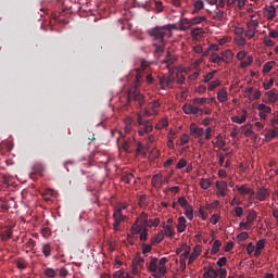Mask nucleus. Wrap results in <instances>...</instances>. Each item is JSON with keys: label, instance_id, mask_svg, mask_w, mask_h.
I'll use <instances>...</instances> for the list:
<instances>
[{"label": "nucleus", "instance_id": "nucleus-1", "mask_svg": "<svg viewBox=\"0 0 278 278\" xmlns=\"http://www.w3.org/2000/svg\"><path fill=\"white\" fill-rule=\"evenodd\" d=\"M149 36L153 38L154 42L152 43V47L155 49L156 55H162L164 53V48L166 47V42L164 41V36H167V34H170V28L167 26H156L150 30H148Z\"/></svg>", "mask_w": 278, "mask_h": 278}, {"label": "nucleus", "instance_id": "nucleus-2", "mask_svg": "<svg viewBox=\"0 0 278 278\" xmlns=\"http://www.w3.org/2000/svg\"><path fill=\"white\" fill-rule=\"evenodd\" d=\"M168 263V258L162 257L161 260H157V257L151 258L148 270L150 273H153V277L155 278H162L164 275H166V264Z\"/></svg>", "mask_w": 278, "mask_h": 278}, {"label": "nucleus", "instance_id": "nucleus-3", "mask_svg": "<svg viewBox=\"0 0 278 278\" xmlns=\"http://www.w3.org/2000/svg\"><path fill=\"white\" fill-rule=\"evenodd\" d=\"M134 101L137 108H142L144 105V94L140 93L138 90V84L130 87L127 94V102L131 103Z\"/></svg>", "mask_w": 278, "mask_h": 278}, {"label": "nucleus", "instance_id": "nucleus-4", "mask_svg": "<svg viewBox=\"0 0 278 278\" xmlns=\"http://www.w3.org/2000/svg\"><path fill=\"white\" fill-rule=\"evenodd\" d=\"M137 123L139 125V136H144V134H151V131H153V121L144 119L140 113L137 115Z\"/></svg>", "mask_w": 278, "mask_h": 278}, {"label": "nucleus", "instance_id": "nucleus-5", "mask_svg": "<svg viewBox=\"0 0 278 278\" xmlns=\"http://www.w3.org/2000/svg\"><path fill=\"white\" fill-rule=\"evenodd\" d=\"M123 210H127V205L122 206H115L113 208V229L114 231H118L121 227V223H125V219L127 218L125 215H123Z\"/></svg>", "mask_w": 278, "mask_h": 278}, {"label": "nucleus", "instance_id": "nucleus-6", "mask_svg": "<svg viewBox=\"0 0 278 278\" xmlns=\"http://www.w3.org/2000/svg\"><path fill=\"white\" fill-rule=\"evenodd\" d=\"M189 129L190 136H193V138H202L205 134V129L199 127L195 123H191Z\"/></svg>", "mask_w": 278, "mask_h": 278}, {"label": "nucleus", "instance_id": "nucleus-7", "mask_svg": "<svg viewBox=\"0 0 278 278\" xmlns=\"http://www.w3.org/2000/svg\"><path fill=\"white\" fill-rule=\"evenodd\" d=\"M175 81V77L173 76H161L159 77V84L162 88V90H166L170 84Z\"/></svg>", "mask_w": 278, "mask_h": 278}, {"label": "nucleus", "instance_id": "nucleus-8", "mask_svg": "<svg viewBox=\"0 0 278 278\" xmlns=\"http://www.w3.org/2000/svg\"><path fill=\"white\" fill-rule=\"evenodd\" d=\"M236 190L239 191V194H249L250 197H255V191L244 185H236Z\"/></svg>", "mask_w": 278, "mask_h": 278}, {"label": "nucleus", "instance_id": "nucleus-9", "mask_svg": "<svg viewBox=\"0 0 278 278\" xmlns=\"http://www.w3.org/2000/svg\"><path fill=\"white\" fill-rule=\"evenodd\" d=\"M151 184H152L153 188H156V190H160V188H162V184H164V179L162 178V174L161 173L155 174L152 177Z\"/></svg>", "mask_w": 278, "mask_h": 278}, {"label": "nucleus", "instance_id": "nucleus-10", "mask_svg": "<svg viewBox=\"0 0 278 278\" xmlns=\"http://www.w3.org/2000/svg\"><path fill=\"white\" fill-rule=\"evenodd\" d=\"M217 194L219 197H227V182L225 180L216 182Z\"/></svg>", "mask_w": 278, "mask_h": 278}, {"label": "nucleus", "instance_id": "nucleus-11", "mask_svg": "<svg viewBox=\"0 0 278 278\" xmlns=\"http://www.w3.org/2000/svg\"><path fill=\"white\" fill-rule=\"evenodd\" d=\"M192 27V22L188 17H184L179 21V29L180 31H188Z\"/></svg>", "mask_w": 278, "mask_h": 278}, {"label": "nucleus", "instance_id": "nucleus-12", "mask_svg": "<svg viewBox=\"0 0 278 278\" xmlns=\"http://www.w3.org/2000/svg\"><path fill=\"white\" fill-rule=\"evenodd\" d=\"M229 100V94L227 93V88H222L218 90L217 92V101H219V103H227V101Z\"/></svg>", "mask_w": 278, "mask_h": 278}, {"label": "nucleus", "instance_id": "nucleus-13", "mask_svg": "<svg viewBox=\"0 0 278 278\" xmlns=\"http://www.w3.org/2000/svg\"><path fill=\"white\" fill-rule=\"evenodd\" d=\"M273 129L267 130L266 135H265V140L266 142H270L274 138H277L278 136V127L277 126H273Z\"/></svg>", "mask_w": 278, "mask_h": 278}, {"label": "nucleus", "instance_id": "nucleus-14", "mask_svg": "<svg viewBox=\"0 0 278 278\" xmlns=\"http://www.w3.org/2000/svg\"><path fill=\"white\" fill-rule=\"evenodd\" d=\"M135 179H136V176H134L131 172H124L122 174V181H124V184H131V181L136 184Z\"/></svg>", "mask_w": 278, "mask_h": 278}, {"label": "nucleus", "instance_id": "nucleus-15", "mask_svg": "<svg viewBox=\"0 0 278 278\" xmlns=\"http://www.w3.org/2000/svg\"><path fill=\"white\" fill-rule=\"evenodd\" d=\"M187 220L186 217L181 216L178 218V225H177V232L178 233H184V231H186V225Z\"/></svg>", "mask_w": 278, "mask_h": 278}, {"label": "nucleus", "instance_id": "nucleus-16", "mask_svg": "<svg viewBox=\"0 0 278 278\" xmlns=\"http://www.w3.org/2000/svg\"><path fill=\"white\" fill-rule=\"evenodd\" d=\"M248 114L247 111H243V114L240 116H232L231 122L237 123L238 125H242L243 123H247Z\"/></svg>", "mask_w": 278, "mask_h": 278}, {"label": "nucleus", "instance_id": "nucleus-17", "mask_svg": "<svg viewBox=\"0 0 278 278\" xmlns=\"http://www.w3.org/2000/svg\"><path fill=\"white\" fill-rule=\"evenodd\" d=\"M243 128V135L245 138H251V136H255V131H253V126L251 124H247L242 126Z\"/></svg>", "mask_w": 278, "mask_h": 278}, {"label": "nucleus", "instance_id": "nucleus-18", "mask_svg": "<svg viewBox=\"0 0 278 278\" xmlns=\"http://www.w3.org/2000/svg\"><path fill=\"white\" fill-rule=\"evenodd\" d=\"M268 197V189L260 188L256 192V199L260 201H266Z\"/></svg>", "mask_w": 278, "mask_h": 278}, {"label": "nucleus", "instance_id": "nucleus-19", "mask_svg": "<svg viewBox=\"0 0 278 278\" xmlns=\"http://www.w3.org/2000/svg\"><path fill=\"white\" fill-rule=\"evenodd\" d=\"M199 255H201V247L197 245L193 249V252L189 255V264H192L194 262V260H197V257H199Z\"/></svg>", "mask_w": 278, "mask_h": 278}, {"label": "nucleus", "instance_id": "nucleus-20", "mask_svg": "<svg viewBox=\"0 0 278 278\" xmlns=\"http://www.w3.org/2000/svg\"><path fill=\"white\" fill-rule=\"evenodd\" d=\"M163 233L164 236H168V238H173V236H175L173 225L163 226Z\"/></svg>", "mask_w": 278, "mask_h": 278}, {"label": "nucleus", "instance_id": "nucleus-21", "mask_svg": "<svg viewBox=\"0 0 278 278\" xmlns=\"http://www.w3.org/2000/svg\"><path fill=\"white\" fill-rule=\"evenodd\" d=\"M164 240V230H161L159 233L155 235L154 238L151 239V244H160Z\"/></svg>", "mask_w": 278, "mask_h": 278}, {"label": "nucleus", "instance_id": "nucleus-22", "mask_svg": "<svg viewBox=\"0 0 278 278\" xmlns=\"http://www.w3.org/2000/svg\"><path fill=\"white\" fill-rule=\"evenodd\" d=\"M190 260V248H187L182 254H180V264L186 267V260Z\"/></svg>", "mask_w": 278, "mask_h": 278}, {"label": "nucleus", "instance_id": "nucleus-23", "mask_svg": "<svg viewBox=\"0 0 278 278\" xmlns=\"http://www.w3.org/2000/svg\"><path fill=\"white\" fill-rule=\"evenodd\" d=\"M43 275L47 278H55L58 277V271L51 267H48L43 270Z\"/></svg>", "mask_w": 278, "mask_h": 278}, {"label": "nucleus", "instance_id": "nucleus-24", "mask_svg": "<svg viewBox=\"0 0 278 278\" xmlns=\"http://www.w3.org/2000/svg\"><path fill=\"white\" fill-rule=\"evenodd\" d=\"M41 251L45 257H51V252L53 251V248H51V244L46 243L42 245Z\"/></svg>", "mask_w": 278, "mask_h": 278}, {"label": "nucleus", "instance_id": "nucleus-25", "mask_svg": "<svg viewBox=\"0 0 278 278\" xmlns=\"http://www.w3.org/2000/svg\"><path fill=\"white\" fill-rule=\"evenodd\" d=\"M185 216L188 220H192L194 218V210L192 208V205L185 207Z\"/></svg>", "mask_w": 278, "mask_h": 278}, {"label": "nucleus", "instance_id": "nucleus-26", "mask_svg": "<svg viewBox=\"0 0 278 278\" xmlns=\"http://www.w3.org/2000/svg\"><path fill=\"white\" fill-rule=\"evenodd\" d=\"M257 110L263 114H270L273 112V109L264 103L258 104Z\"/></svg>", "mask_w": 278, "mask_h": 278}, {"label": "nucleus", "instance_id": "nucleus-27", "mask_svg": "<svg viewBox=\"0 0 278 278\" xmlns=\"http://www.w3.org/2000/svg\"><path fill=\"white\" fill-rule=\"evenodd\" d=\"M222 245L223 243L219 240H215L211 250L212 255H216L220 251Z\"/></svg>", "mask_w": 278, "mask_h": 278}, {"label": "nucleus", "instance_id": "nucleus-28", "mask_svg": "<svg viewBox=\"0 0 278 278\" xmlns=\"http://www.w3.org/2000/svg\"><path fill=\"white\" fill-rule=\"evenodd\" d=\"M233 60V52L231 50H225L224 58H222V62H231Z\"/></svg>", "mask_w": 278, "mask_h": 278}, {"label": "nucleus", "instance_id": "nucleus-29", "mask_svg": "<svg viewBox=\"0 0 278 278\" xmlns=\"http://www.w3.org/2000/svg\"><path fill=\"white\" fill-rule=\"evenodd\" d=\"M215 140H216L215 144H216V147H218V149H223V147H225L227 144V141H225L223 139V136H220V135H217Z\"/></svg>", "mask_w": 278, "mask_h": 278}, {"label": "nucleus", "instance_id": "nucleus-30", "mask_svg": "<svg viewBox=\"0 0 278 278\" xmlns=\"http://www.w3.org/2000/svg\"><path fill=\"white\" fill-rule=\"evenodd\" d=\"M132 264H136V266H139V268H144V257L137 255Z\"/></svg>", "mask_w": 278, "mask_h": 278}, {"label": "nucleus", "instance_id": "nucleus-31", "mask_svg": "<svg viewBox=\"0 0 278 278\" xmlns=\"http://www.w3.org/2000/svg\"><path fill=\"white\" fill-rule=\"evenodd\" d=\"M267 12H268V15H267L268 21H273V18L277 16V9H275V5H270Z\"/></svg>", "mask_w": 278, "mask_h": 278}, {"label": "nucleus", "instance_id": "nucleus-32", "mask_svg": "<svg viewBox=\"0 0 278 278\" xmlns=\"http://www.w3.org/2000/svg\"><path fill=\"white\" fill-rule=\"evenodd\" d=\"M190 21H191V26L200 25V23H203L204 21H207V17H205V16H197V17L190 18Z\"/></svg>", "mask_w": 278, "mask_h": 278}, {"label": "nucleus", "instance_id": "nucleus-33", "mask_svg": "<svg viewBox=\"0 0 278 278\" xmlns=\"http://www.w3.org/2000/svg\"><path fill=\"white\" fill-rule=\"evenodd\" d=\"M204 277L217 278V277H218V273H217L214 268H208V269L204 273Z\"/></svg>", "mask_w": 278, "mask_h": 278}, {"label": "nucleus", "instance_id": "nucleus-34", "mask_svg": "<svg viewBox=\"0 0 278 278\" xmlns=\"http://www.w3.org/2000/svg\"><path fill=\"white\" fill-rule=\"evenodd\" d=\"M273 66H275V61H269L263 65V73H270L273 71Z\"/></svg>", "mask_w": 278, "mask_h": 278}, {"label": "nucleus", "instance_id": "nucleus-35", "mask_svg": "<svg viewBox=\"0 0 278 278\" xmlns=\"http://www.w3.org/2000/svg\"><path fill=\"white\" fill-rule=\"evenodd\" d=\"M253 64V56L249 55L244 61H241V68H247V66H251Z\"/></svg>", "mask_w": 278, "mask_h": 278}, {"label": "nucleus", "instance_id": "nucleus-36", "mask_svg": "<svg viewBox=\"0 0 278 278\" xmlns=\"http://www.w3.org/2000/svg\"><path fill=\"white\" fill-rule=\"evenodd\" d=\"M256 218H257V212L255 211L250 212L247 216V220L250 223V225H253Z\"/></svg>", "mask_w": 278, "mask_h": 278}, {"label": "nucleus", "instance_id": "nucleus-37", "mask_svg": "<svg viewBox=\"0 0 278 278\" xmlns=\"http://www.w3.org/2000/svg\"><path fill=\"white\" fill-rule=\"evenodd\" d=\"M139 239L141 240V242H147V240H149V229L143 228V230L139 233Z\"/></svg>", "mask_w": 278, "mask_h": 278}, {"label": "nucleus", "instance_id": "nucleus-38", "mask_svg": "<svg viewBox=\"0 0 278 278\" xmlns=\"http://www.w3.org/2000/svg\"><path fill=\"white\" fill-rule=\"evenodd\" d=\"M175 55L170 54V52H167V55L165 58L167 66H173V64H175Z\"/></svg>", "mask_w": 278, "mask_h": 278}, {"label": "nucleus", "instance_id": "nucleus-39", "mask_svg": "<svg viewBox=\"0 0 278 278\" xmlns=\"http://www.w3.org/2000/svg\"><path fill=\"white\" fill-rule=\"evenodd\" d=\"M247 27L255 31V29L260 27V22H257V20H251L250 22H248Z\"/></svg>", "mask_w": 278, "mask_h": 278}, {"label": "nucleus", "instance_id": "nucleus-40", "mask_svg": "<svg viewBox=\"0 0 278 278\" xmlns=\"http://www.w3.org/2000/svg\"><path fill=\"white\" fill-rule=\"evenodd\" d=\"M218 86H220V80H213L208 84L207 90H210V92H212L213 90H216V88H218Z\"/></svg>", "mask_w": 278, "mask_h": 278}, {"label": "nucleus", "instance_id": "nucleus-41", "mask_svg": "<svg viewBox=\"0 0 278 278\" xmlns=\"http://www.w3.org/2000/svg\"><path fill=\"white\" fill-rule=\"evenodd\" d=\"M200 185L203 190H207L212 186V182L210 181V179L203 178L201 179Z\"/></svg>", "mask_w": 278, "mask_h": 278}, {"label": "nucleus", "instance_id": "nucleus-42", "mask_svg": "<svg viewBox=\"0 0 278 278\" xmlns=\"http://www.w3.org/2000/svg\"><path fill=\"white\" fill-rule=\"evenodd\" d=\"M207 98H195L193 99V104L199 108V105H205Z\"/></svg>", "mask_w": 278, "mask_h": 278}, {"label": "nucleus", "instance_id": "nucleus-43", "mask_svg": "<svg viewBox=\"0 0 278 278\" xmlns=\"http://www.w3.org/2000/svg\"><path fill=\"white\" fill-rule=\"evenodd\" d=\"M233 212L237 218H242V216H244V208H242V206L235 207Z\"/></svg>", "mask_w": 278, "mask_h": 278}, {"label": "nucleus", "instance_id": "nucleus-44", "mask_svg": "<svg viewBox=\"0 0 278 278\" xmlns=\"http://www.w3.org/2000/svg\"><path fill=\"white\" fill-rule=\"evenodd\" d=\"M216 73H217V71L214 70L213 72L206 74V75L204 76V80H203L204 84H208V81H212V79H214V75H216Z\"/></svg>", "mask_w": 278, "mask_h": 278}, {"label": "nucleus", "instance_id": "nucleus-45", "mask_svg": "<svg viewBox=\"0 0 278 278\" xmlns=\"http://www.w3.org/2000/svg\"><path fill=\"white\" fill-rule=\"evenodd\" d=\"M211 62H213V64H220V62H223V58L216 53H213L211 55Z\"/></svg>", "mask_w": 278, "mask_h": 278}, {"label": "nucleus", "instance_id": "nucleus-46", "mask_svg": "<svg viewBox=\"0 0 278 278\" xmlns=\"http://www.w3.org/2000/svg\"><path fill=\"white\" fill-rule=\"evenodd\" d=\"M164 127H168V121L161 119L160 123L155 125V129H164Z\"/></svg>", "mask_w": 278, "mask_h": 278}, {"label": "nucleus", "instance_id": "nucleus-47", "mask_svg": "<svg viewBox=\"0 0 278 278\" xmlns=\"http://www.w3.org/2000/svg\"><path fill=\"white\" fill-rule=\"evenodd\" d=\"M191 114H193V116H197V114L203 115V110L199 106H195L194 104H191Z\"/></svg>", "mask_w": 278, "mask_h": 278}, {"label": "nucleus", "instance_id": "nucleus-48", "mask_svg": "<svg viewBox=\"0 0 278 278\" xmlns=\"http://www.w3.org/2000/svg\"><path fill=\"white\" fill-rule=\"evenodd\" d=\"M203 34V28H193L191 30L192 38H199Z\"/></svg>", "mask_w": 278, "mask_h": 278}, {"label": "nucleus", "instance_id": "nucleus-49", "mask_svg": "<svg viewBox=\"0 0 278 278\" xmlns=\"http://www.w3.org/2000/svg\"><path fill=\"white\" fill-rule=\"evenodd\" d=\"M178 204L180 205V207H182L184 210L188 206H190V204H188V200H186V198L180 197L178 199Z\"/></svg>", "mask_w": 278, "mask_h": 278}, {"label": "nucleus", "instance_id": "nucleus-50", "mask_svg": "<svg viewBox=\"0 0 278 278\" xmlns=\"http://www.w3.org/2000/svg\"><path fill=\"white\" fill-rule=\"evenodd\" d=\"M248 239H249V232L247 231H243L237 236L238 242H243V240H248Z\"/></svg>", "mask_w": 278, "mask_h": 278}, {"label": "nucleus", "instance_id": "nucleus-51", "mask_svg": "<svg viewBox=\"0 0 278 278\" xmlns=\"http://www.w3.org/2000/svg\"><path fill=\"white\" fill-rule=\"evenodd\" d=\"M189 141H190V136L185 134L180 137V146L181 147H186V144H188Z\"/></svg>", "mask_w": 278, "mask_h": 278}, {"label": "nucleus", "instance_id": "nucleus-52", "mask_svg": "<svg viewBox=\"0 0 278 278\" xmlns=\"http://www.w3.org/2000/svg\"><path fill=\"white\" fill-rule=\"evenodd\" d=\"M146 225H148V227H157L160 225V218L149 219Z\"/></svg>", "mask_w": 278, "mask_h": 278}, {"label": "nucleus", "instance_id": "nucleus-53", "mask_svg": "<svg viewBox=\"0 0 278 278\" xmlns=\"http://www.w3.org/2000/svg\"><path fill=\"white\" fill-rule=\"evenodd\" d=\"M264 247H266V239H260L256 242V250L262 251V249H264Z\"/></svg>", "mask_w": 278, "mask_h": 278}, {"label": "nucleus", "instance_id": "nucleus-54", "mask_svg": "<svg viewBox=\"0 0 278 278\" xmlns=\"http://www.w3.org/2000/svg\"><path fill=\"white\" fill-rule=\"evenodd\" d=\"M139 220L143 223V225H149V215H147V213H141Z\"/></svg>", "mask_w": 278, "mask_h": 278}, {"label": "nucleus", "instance_id": "nucleus-55", "mask_svg": "<svg viewBox=\"0 0 278 278\" xmlns=\"http://www.w3.org/2000/svg\"><path fill=\"white\" fill-rule=\"evenodd\" d=\"M212 127H207L205 130H204V138L205 140H212Z\"/></svg>", "mask_w": 278, "mask_h": 278}, {"label": "nucleus", "instance_id": "nucleus-56", "mask_svg": "<svg viewBox=\"0 0 278 278\" xmlns=\"http://www.w3.org/2000/svg\"><path fill=\"white\" fill-rule=\"evenodd\" d=\"M275 84V79L270 78L268 83L263 84L264 90H270Z\"/></svg>", "mask_w": 278, "mask_h": 278}, {"label": "nucleus", "instance_id": "nucleus-57", "mask_svg": "<svg viewBox=\"0 0 278 278\" xmlns=\"http://www.w3.org/2000/svg\"><path fill=\"white\" fill-rule=\"evenodd\" d=\"M1 180H2L1 184H2L3 188H8L10 186V178H8V176L3 175L1 177Z\"/></svg>", "mask_w": 278, "mask_h": 278}, {"label": "nucleus", "instance_id": "nucleus-58", "mask_svg": "<svg viewBox=\"0 0 278 278\" xmlns=\"http://www.w3.org/2000/svg\"><path fill=\"white\" fill-rule=\"evenodd\" d=\"M187 164H188V162H187L186 160L181 159V160L177 163L176 168H178L179 170H181V168H186Z\"/></svg>", "mask_w": 278, "mask_h": 278}, {"label": "nucleus", "instance_id": "nucleus-59", "mask_svg": "<svg viewBox=\"0 0 278 278\" xmlns=\"http://www.w3.org/2000/svg\"><path fill=\"white\" fill-rule=\"evenodd\" d=\"M157 108H160V100H154L152 102V112H153V114H157Z\"/></svg>", "mask_w": 278, "mask_h": 278}, {"label": "nucleus", "instance_id": "nucleus-60", "mask_svg": "<svg viewBox=\"0 0 278 278\" xmlns=\"http://www.w3.org/2000/svg\"><path fill=\"white\" fill-rule=\"evenodd\" d=\"M144 230V228H142V226H138V225H134L132 227H131V231H134L135 233H141V231H143Z\"/></svg>", "mask_w": 278, "mask_h": 278}, {"label": "nucleus", "instance_id": "nucleus-61", "mask_svg": "<svg viewBox=\"0 0 278 278\" xmlns=\"http://www.w3.org/2000/svg\"><path fill=\"white\" fill-rule=\"evenodd\" d=\"M204 7H205V4L201 0H198V1L194 2V9L195 10H203Z\"/></svg>", "mask_w": 278, "mask_h": 278}, {"label": "nucleus", "instance_id": "nucleus-62", "mask_svg": "<svg viewBox=\"0 0 278 278\" xmlns=\"http://www.w3.org/2000/svg\"><path fill=\"white\" fill-rule=\"evenodd\" d=\"M36 247V241L34 239H28L26 242V249H34Z\"/></svg>", "mask_w": 278, "mask_h": 278}, {"label": "nucleus", "instance_id": "nucleus-63", "mask_svg": "<svg viewBox=\"0 0 278 278\" xmlns=\"http://www.w3.org/2000/svg\"><path fill=\"white\" fill-rule=\"evenodd\" d=\"M113 278H125V271L117 270L114 273Z\"/></svg>", "mask_w": 278, "mask_h": 278}, {"label": "nucleus", "instance_id": "nucleus-64", "mask_svg": "<svg viewBox=\"0 0 278 278\" xmlns=\"http://www.w3.org/2000/svg\"><path fill=\"white\" fill-rule=\"evenodd\" d=\"M255 36V30L253 28H250L249 30L245 31V37L251 39Z\"/></svg>", "mask_w": 278, "mask_h": 278}]
</instances>
